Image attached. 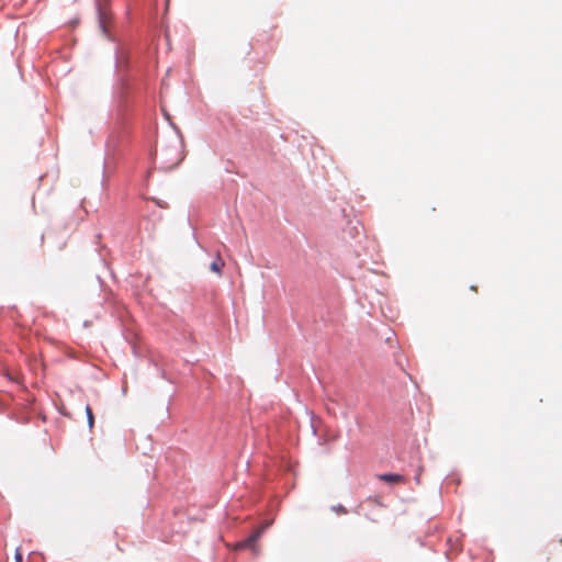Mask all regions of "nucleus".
<instances>
[{
    "label": "nucleus",
    "instance_id": "obj_6",
    "mask_svg": "<svg viewBox=\"0 0 562 562\" xmlns=\"http://www.w3.org/2000/svg\"><path fill=\"white\" fill-rule=\"evenodd\" d=\"M22 561H23V555H22L21 550L18 548L15 550L14 562H22Z\"/></svg>",
    "mask_w": 562,
    "mask_h": 562
},
{
    "label": "nucleus",
    "instance_id": "obj_1",
    "mask_svg": "<svg viewBox=\"0 0 562 562\" xmlns=\"http://www.w3.org/2000/svg\"><path fill=\"white\" fill-rule=\"evenodd\" d=\"M269 526V524H266L265 526H261L255 530L252 535H250L248 538H246L243 541L237 542L234 546V550H244V549H252L254 551H257V541L263 533L265 529Z\"/></svg>",
    "mask_w": 562,
    "mask_h": 562
},
{
    "label": "nucleus",
    "instance_id": "obj_5",
    "mask_svg": "<svg viewBox=\"0 0 562 562\" xmlns=\"http://www.w3.org/2000/svg\"><path fill=\"white\" fill-rule=\"evenodd\" d=\"M331 509L336 513V514H339V515H345L348 513V510L346 509L345 506L342 505H337V506H333Z\"/></svg>",
    "mask_w": 562,
    "mask_h": 562
},
{
    "label": "nucleus",
    "instance_id": "obj_4",
    "mask_svg": "<svg viewBox=\"0 0 562 562\" xmlns=\"http://www.w3.org/2000/svg\"><path fill=\"white\" fill-rule=\"evenodd\" d=\"M86 414H87V418H88L89 428L92 429L93 425H94V416H93L92 409L89 405L86 406Z\"/></svg>",
    "mask_w": 562,
    "mask_h": 562
},
{
    "label": "nucleus",
    "instance_id": "obj_2",
    "mask_svg": "<svg viewBox=\"0 0 562 562\" xmlns=\"http://www.w3.org/2000/svg\"><path fill=\"white\" fill-rule=\"evenodd\" d=\"M379 480L395 484V483L404 482V476L400 475V474L385 473V474L379 475Z\"/></svg>",
    "mask_w": 562,
    "mask_h": 562
},
{
    "label": "nucleus",
    "instance_id": "obj_3",
    "mask_svg": "<svg viewBox=\"0 0 562 562\" xmlns=\"http://www.w3.org/2000/svg\"><path fill=\"white\" fill-rule=\"evenodd\" d=\"M225 266V262L224 260L221 258L220 255L216 256V259L211 263V267L210 269L217 273V274H221L222 273V269L223 267Z\"/></svg>",
    "mask_w": 562,
    "mask_h": 562
}]
</instances>
